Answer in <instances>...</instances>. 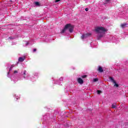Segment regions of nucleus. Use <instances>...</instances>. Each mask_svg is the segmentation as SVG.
Returning a JSON list of instances; mask_svg holds the SVG:
<instances>
[{
	"label": "nucleus",
	"mask_w": 128,
	"mask_h": 128,
	"mask_svg": "<svg viewBox=\"0 0 128 128\" xmlns=\"http://www.w3.org/2000/svg\"><path fill=\"white\" fill-rule=\"evenodd\" d=\"M126 26H128V24L124 23L120 24V27L122 28H126Z\"/></svg>",
	"instance_id": "nucleus-7"
},
{
	"label": "nucleus",
	"mask_w": 128,
	"mask_h": 128,
	"mask_svg": "<svg viewBox=\"0 0 128 128\" xmlns=\"http://www.w3.org/2000/svg\"><path fill=\"white\" fill-rule=\"evenodd\" d=\"M92 36V34L87 33L86 34H83L81 36V38L84 40V38H88V36Z\"/></svg>",
	"instance_id": "nucleus-3"
},
{
	"label": "nucleus",
	"mask_w": 128,
	"mask_h": 128,
	"mask_svg": "<svg viewBox=\"0 0 128 128\" xmlns=\"http://www.w3.org/2000/svg\"><path fill=\"white\" fill-rule=\"evenodd\" d=\"M112 108H116V104H113L112 105Z\"/></svg>",
	"instance_id": "nucleus-9"
},
{
	"label": "nucleus",
	"mask_w": 128,
	"mask_h": 128,
	"mask_svg": "<svg viewBox=\"0 0 128 128\" xmlns=\"http://www.w3.org/2000/svg\"><path fill=\"white\" fill-rule=\"evenodd\" d=\"M110 79L112 82H114V86H116V88H118V84L116 83V80H114V78H112V77H110Z\"/></svg>",
	"instance_id": "nucleus-4"
},
{
	"label": "nucleus",
	"mask_w": 128,
	"mask_h": 128,
	"mask_svg": "<svg viewBox=\"0 0 128 128\" xmlns=\"http://www.w3.org/2000/svg\"><path fill=\"white\" fill-rule=\"evenodd\" d=\"M81 77L82 78H86L88 77V76H86V75H83Z\"/></svg>",
	"instance_id": "nucleus-13"
},
{
	"label": "nucleus",
	"mask_w": 128,
	"mask_h": 128,
	"mask_svg": "<svg viewBox=\"0 0 128 128\" xmlns=\"http://www.w3.org/2000/svg\"><path fill=\"white\" fill-rule=\"evenodd\" d=\"M98 71L99 72H104V70L102 69V68L100 66H98Z\"/></svg>",
	"instance_id": "nucleus-6"
},
{
	"label": "nucleus",
	"mask_w": 128,
	"mask_h": 128,
	"mask_svg": "<svg viewBox=\"0 0 128 128\" xmlns=\"http://www.w3.org/2000/svg\"><path fill=\"white\" fill-rule=\"evenodd\" d=\"M102 92V90H97V93L98 94H100Z\"/></svg>",
	"instance_id": "nucleus-14"
},
{
	"label": "nucleus",
	"mask_w": 128,
	"mask_h": 128,
	"mask_svg": "<svg viewBox=\"0 0 128 128\" xmlns=\"http://www.w3.org/2000/svg\"><path fill=\"white\" fill-rule=\"evenodd\" d=\"M85 10L86 12H88V8H86Z\"/></svg>",
	"instance_id": "nucleus-17"
},
{
	"label": "nucleus",
	"mask_w": 128,
	"mask_h": 128,
	"mask_svg": "<svg viewBox=\"0 0 128 128\" xmlns=\"http://www.w3.org/2000/svg\"><path fill=\"white\" fill-rule=\"evenodd\" d=\"M93 81L96 82H98V78H94L93 80Z\"/></svg>",
	"instance_id": "nucleus-15"
},
{
	"label": "nucleus",
	"mask_w": 128,
	"mask_h": 128,
	"mask_svg": "<svg viewBox=\"0 0 128 128\" xmlns=\"http://www.w3.org/2000/svg\"><path fill=\"white\" fill-rule=\"evenodd\" d=\"M102 36H104L102 34H100L98 35L97 38H98V40H100V38H102Z\"/></svg>",
	"instance_id": "nucleus-10"
},
{
	"label": "nucleus",
	"mask_w": 128,
	"mask_h": 128,
	"mask_svg": "<svg viewBox=\"0 0 128 128\" xmlns=\"http://www.w3.org/2000/svg\"><path fill=\"white\" fill-rule=\"evenodd\" d=\"M68 28L70 32H74V26L70 24H68L65 26L64 28L62 30L61 34H64Z\"/></svg>",
	"instance_id": "nucleus-1"
},
{
	"label": "nucleus",
	"mask_w": 128,
	"mask_h": 128,
	"mask_svg": "<svg viewBox=\"0 0 128 128\" xmlns=\"http://www.w3.org/2000/svg\"><path fill=\"white\" fill-rule=\"evenodd\" d=\"M29 44H30V42H27L26 43V46H28Z\"/></svg>",
	"instance_id": "nucleus-21"
},
{
	"label": "nucleus",
	"mask_w": 128,
	"mask_h": 128,
	"mask_svg": "<svg viewBox=\"0 0 128 128\" xmlns=\"http://www.w3.org/2000/svg\"><path fill=\"white\" fill-rule=\"evenodd\" d=\"M14 74H18V71L14 70Z\"/></svg>",
	"instance_id": "nucleus-22"
},
{
	"label": "nucleus",
	"mask_w": 128,
	"mask_h": 128,
	"mask_svg": "<svg viewBox=\"0 0 128 128\" xmlns=\"http://www.w3.org/2000/svg\"><path fill=\"white\" fill-rule=\"evenodd\" d=\"M95 31L98 34H102V32H106V30L102 26L97 27L95 28Z\"/></svg>",
	"instance_id": "nucleus-2"
},
{
	"label": "nucleus",
	"mask_w": 128,
	"mask_h": 128,
	"mask_svg": "<svg viewBox=\"0 0 128 128\" xmlns=\"http://www.w3.org/2000/svg\"><path fill=\"white\" fill-rule=\"evenodd\" d=\"M36 6H40V2H34Z\"/></svg>",
	"instance_id": "nucleus-11"
},
{
	"label": "nucleus",
	"mask_w": 128,
	"mask_h": 128,
	"mask_svg": "<svg viewBox=\"0 0 128 128\" xmlns=\"http://www.w3.org/2000/svg\"><path fill=\"white\" fill-rule=\"evenodd\" d=\"M77 81L80 84H84V80H82V78H78Z\"/></svg>",
	"instance_id": "nucleus-5"
},
{
	"label": "nucleus",
	"mask_w": 128,
	"mask_h": 128,
	"mask_svg": "<svg viewBox=\"0 0 128 128\" xmlns=\"http://www.w3.org/2000/svg\"><path fill=\"white\" fill-rule=\"evenodd\" d=\"M14 64H12L11 66V67H10V70H12V68H14Z\"/></svg>",
	"instance_id": "nucleus-16"
},
{
	"label": "nucleus",
	"mask_w": 128,
	"mask_h": 128,
	"mask_svg": "<svg viewBox=\"0 0 128 128\" xmlns=\"http://www.w3.org/2000/svg\"><path fill=\"white\" fill-rule=\"evenodd\" d=\"M24 78H26V70H24Z\"/></svg>",
	"instance_id": "nucleus-12"
},
{
	"label": "nucleus",
	"mask_w": 128,
	"mask_h": 128,
	"mask_svg": "<svg viewBox=\"0 0 128 128\" xmlns=\"http://www.w3.org/2000/svg\"><path fill=\"white\" fill-rule=\"evenodd\" d=\"M55 2H60V0H56Z\"/></svg>",
	"instance_id": "nucleus-19"
},
{
	"label": "nucleus",
	"mask_w": 128,
	"mask_h": 128,
	"mask_svg": "<svg viewBox=\"0 0 128 128\" xmlns=\"http://www.w3.org/2000/svg\"><path fill=\"white\" fill-rule=\"evenodd\" d=\"M108 2H110V0H106V4H108Z\"/></svg>",
	"instance_id": "nucleus-20"
},
{
	"label": "nucleus",
	"mask_w": 128,
	"mask_h": 128,
	"mask_svg": "<svg viewBox=\"0 0 128 128\" xmlns=\"http://www.w3.org/2000/svg\"><path fill=\"white\" fill-rule=\"evenodd\" d=\"M36 52V48H34V49L33 50V52Z\"/></svg>",
	"instance_id": "nucleus-18"
},
{
	"label": "nucleus",
	"mask_w": 128,
	"mask_h": 128,
	"mask_svg": "<svg viewBox=\"0 0 128 128\" xmlns=\"http://www.w3.org/2000/svg\"><path fill=\"white\" fill-rule=\"evenodd\" d=\"M24 58H22V57H20L18 58V62H24Z\"/></svg>",
	"instance_id": "nucleus-8"
}]
</instances>
